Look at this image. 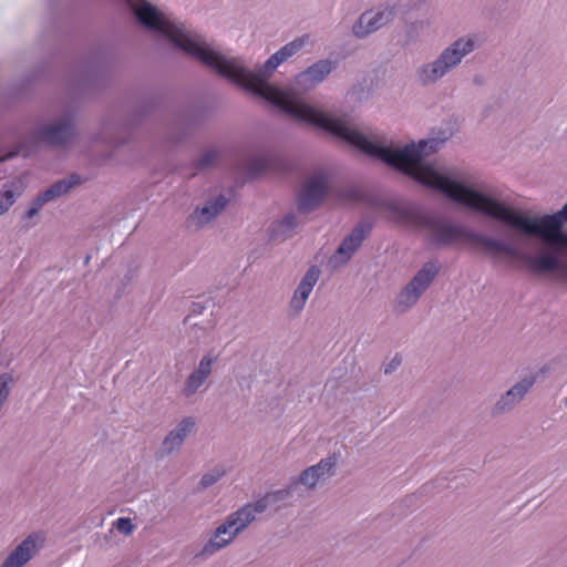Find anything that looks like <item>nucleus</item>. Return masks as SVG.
Returning a JSON list of instances; mask_svg holds the SVG:
<instances>
[{
    "mask_svg": "<svg viewBox=\"0 0 567 567\" xmlns=\"http://www.w3.org/2000/svg\"><path fill=\"white\" fill-rule=\"evenodd\" d=\"M194 427L195 419L192 416L184 417L163 440L162 453L172 454L179 451L185 439L193 432Z\"/></svg>",
    "mask_w": 567,
    "mask_h": 567,
    "instance_id": "nucleus-15",
    "label": "nucleus"
},
{
    "mask_svg": "<svg viewBox=\"0 0 567 567\" xmlns=\"http://www.w3.org/2000/svg\"><path fill=\"white\" fill-rule=\"evenodd\" d=\"M395 218L406 225L424 223L429 227L430 240L436 245H451L471 241L472 233L460 225L424 219L419 213L409 206L394 207Z\"/></svg>",
    "mask_w": 567,
    "mask_h": 567,
    "instance_id": "nucleus-4",
    "label": "nucleus"
},
{
    "mask_svg": "<svg viewBox=\"0 0 567 567\" xmlns=\"http://www.w3.org/2000/svg\"><path fill=\"white\" fill-rule=\"evenodd\" d=\"M226 204L227 199L223 195L208 200L202 208L196 209L192 214V221L197 226H204L205 224H208L225 208Z\"/></svg>",
    "mask_w": 567,
    "mask_h": 567,
    "instance_id": "nucleus-20",
    "label": "nucleus"
},
{
    "mask_svg": "<svg viewBox=\"0 0 567 567\" xmlns=\"http://www.w3.org/2000/svg\"><path fill=\"white\" fill-rule=\"evenodd\" d=\"M42 540L39 534L28 536L7 556L1 567H22L33 557Z\"/></svg>",
    "mask_w": 567,
    "mask_h": 567,
    "instance_id": "nucleus-12",
    "label": "nucleus"
},
{
    "mask_svg": "<svg viewBox=\"0 0 567 567\" xmlns=\"http://www.w3.org/2000/svg\"><path fill=\"white\" fill-rule=\"evenodd\" d=\"M334 465V457L323 458L318 464L305 470L300 474L298 483L305 485L307 488H313L318 483L327 480L332 475Z\"/></svg>",
    "mask_w": 567,
    "mask_h": 567,
    "instance_id": "nucleus-16",
    "label": "nucleus"
},
{
    "mask_svg": "<svg viewBox=\"0 0 567 567\" xmlns=\"http://www.w3.org/2000/svg\"><path fill=\"white\" fill-rule=\"evenodd\" d=\"M534 384V378H524L516 384H514L501 399L497 401L495 409L498 412H504L516 403H518L525 394L529 391V389Z\"/></svg>",
    "mask_w": 567,
    "mask_h": 567,
    "instance_id": "nucleus-19",
    "label": "nucleus"
},
{
    "mask_svg": "<svg viewBox=\"0 0 567 567\" xmlns=\"http://www.w3.org/2000/svg\"><path fill=\"white\" fill-rule=\"evenodd\" d=\"M369 231L370 226L362 223L357 225L352 231L342 240L334 255L330 258V264L333 267H339L348 262L352 255L361 246Z\"/></svg>",
    "mask_w": 567,
    "mask_h": 567,
    "instance_id": "nucleus-8",
    "label": "nucleus"
},
{
    "mask_svg": "<svg viewBox=\"0 0 567 567\" xmlns=\"http://www.w3.org/2000/svg\"><path fill=\"white\" fill-rule=\"evenodd\" d=\"M471 241L480 244L487 252H489L495 258L498 256H519L518 250L513 245L507 244L501 239L472 233Z\"/></svg>",
    "mask_w": 567,
    "mask_h": 567,
    "instance_id": "nucleus-18",
    "label": "nucleus"
},
{
    "mask_svg": "<svg viewBox=\"0 0 567 567\" xmlns=\"http://www.w3.org/2000/svg\"><path fill=\"white\" fill-rule=\"evenodd\" d=\"M329 178L326 173L311 175L303 184L298 197V209L301 213H309L323 199L328 189Z\"/></svg>",
    "mask_w": 567,
    "mask_h": 567,
    "instance_id": "nucleus-7",
    "label": "nucleus"
},
{
    "mask_svg": "<svg viewBox=\"0 0 567 567\" xmlns=\"http://www.w3.org/2000/svg\"><path fill=\"white\" fill-rule=\"evenodd\" d=\"M566 405H567V398H566Z\"/></svg>",
    "mask_w": 567,
    "mask_h": 567,
    "instance_id": "nucleus-30",
    "label": "nucleus"
},
{
    "mask_svg": "<svg viewBox=\"0 0 567 567\" xmlns=\"http://www.w3.org/2000/svg\"><path fill=\"white\" fill-rule=\"evenodd\" d=\"M213 154L212 153H206L203 158H202V162H200V165L202 166H206V165H209L212 162H213Z\"/></svg>",
    "mask_w": 567,
    "mask_h": 567,
    "instance_id": "nucleus-28",
    "label": "nucleus"
},
{
    "mask_svg": "<svg viewBox=\"0 0 567 567\" xmlns=\"http://www.w3.org/2000/svg\"><path fill=\"white\" fill-rule=\"evenodd\" d=\"M74 134V127L69 118L56 121L52 124L40 127L37 132V140L50 145H64Z\"/></svg>",
    "mask_w": 567,
    "mask_h": 567,
    "instance_id": "nucleus-11",
    "label": "nucleus"
},
{
    "mask_svg": "<svg viewBox=\"0 0 567 567\" xmlns=\"http://www.w3.org/2000/svg\"><path fill=\"white\" fill-rule=\"evenodd\" d=\"M509 228L538 237L544 245L551 248L543 254L522 256L529 270L546 274L561 267L559 254L567 251V204L556 213L539 217H532L509 207Z\"/></svg>",
    "mask_w": 567,
    "mask_h": 567,
    "instance_id": "nucleus-2",
    "label": "nucleus"
},
{
    "mask_svg": "<svg viewBox=\"0 0 567 567\" xmlns=\"http://www.w3.org/2000/svg\"><path fill=\"white\" fill-rule=\"evenodd\" d=\"M393 10L381 8L362 13L353 25V33L358 38H364L368 34L379 30L393 18Z\"/></svg>",
    "mask_w": 567,
    "mask_h": 567,
    "instance_id": "nucleus-9",
    "label": "nucleus"
},
{
    "mask_svg": "<svg viewBox=\"0 0 567 567\" xmlns=\"http://www.w3.org/2000/svg\"><path fill=\"white\" fill-rule=\"evenodd\" d=\"M296 227V216L293 214L287 215L284 219L272 225V235L287 237Z\"/></svg>",
    "mask_w": 567,
    "mask_h": 567,
    "instance_id": "nucleus-24",
    "label": "nucleus"
},
{
    "mask_svg": "<svg viewBox=\"0 0 567 567\" xmlns=\"http://www.w3.org/2000/svg\"><path fill=\"white\" fill-rule=\"evenodd\" d=\"M289 495V489H279L274 493H269L255 502L243 505L237 511L227 515L224 520L238 536L256 519L258 514H261L267 509L271 502L285 499Z\"/></svg>",
    "mask_w": 567,
    "mask_h": 567,
    "instance_id": "nucleus-5",
    "label": "nucleus"
},
{
    "mask_svg": "<svg viewBox=\"0 0 567 567\" xmlns=\"http://www.w3.org/2000/svg\"><path fill=\"white\" fill-rule=\"evenodd\" d=\"M226 473L227 467L225 465H216L202 476L199 484L203 488L210 487L224 477Z\"/></svg>",
    "mask_w": 567,
    "mask_h": 567,
    "instance_id": "nucleus-23",
    "label": "nucleus"
},
{
    "mask_svg": "<svg viewBox=\"0 0 567 567\" xmlns=\"http://www.w3.org/2000/svg\"><path fill=\"white\" fill-rule=\"evenodd\" d=\"M332 70L333 63L331 61L320 60L297 74L295 85L302 91H307L322 82Z\"/></svg>",
    "mask_w": 567,
    "mask_h": 567,
    "instance_id": "nucleus-13",
    "label": "nucleus"
},
{
    "mask_svg": "<svg viewBox=\"0 0 567 567\" xmlns=\"http://www.w3.org/2000/svg\"><path fill=\"white\" fill-rule=\"evenodd\" d=\"M19 153H22V150L19 148L16 152L9 153L6 156H0V163L4 162L8 158H11L13 155L19 154Z\"/></svg>",
    "mask_w": 567,
    "mask_h": 567,
    "instance_id": "nucleus-29",
    "label": "nucleus"
},
{
    "mask_svg": "<svg viewBox=\"0 0 567 567\" xmlns=\"http://www.w3.org/2000/svg\"><path fill=\"white\" fill-rule=\"evenodd\" d=\"M439 272L435 261H427L396 297V308L405 311L414 306Z\"/></svg>",
    "mask_w": 567,
    "mask_h": 567,
    "instance_id": "nucleus-6",
    "label": "nucleus"
},
{
    "mask_svg": "<svg viewBox=\"0 0 567 567\" xmlns=\"http://www.w3.org/2000/svg\"><path fill=\"white\" fill-rule=\"evenodd\" d=\"M81 179L78 175L73 174L70 175L68 178L61 179L56 183H54L51 187H49L47 190L41 193L44 198H47L48 202L60 197L68 193L72 187L80 184Z\"/></svg>",
    "mask_w": 567,
    "mask_h": 567,
    "instance_id": "nucleus-22",
    "label": "nucleus"
},
{
    "mask_svg": "<svg viewBox=\"0 0 567 567\" xmlns=\"http://www.w3.org/2000/svg\"><path fill=\"white\" fill-rule=\"evenodd\" d=\"M401 363L400 359H393L385 368V373L393 371Z\"/></svg>",
    "mask_w": 567,
    "mask_h": 567,
    "instance_id": "nucleus-27",
    "label": "nucleus"
},
{
    "mask_svg": "<svg viewBox=\"0 0 567 567\" xmlns=\"http://www.w3.org/2000/svg\"><path fill=\"white\" fill-rule=\"evenodd\" d=\"M319 277L320 269L317 266H311L303 275L289 302V309L292 313L298 315L303 310Z\"/></svg>",
    "mask_w": 567,
    "mask_h": 567,
    "instance_id": "nucleus-10",
    "label": "nucleus"
},
{
    "mask_svg": "<svg viewBox=\"0 0 567 567\" xmlns=\"http://www.w3.org/2000/svg\"><path fill=\"white\" fill-rule=\"evenodd\" d=\"M478 47L475 34H465L445 47L431 62L416 70V79L423 85L434 84L456 69Z\"/></svg>",
    "mask_w": 567,
    "mask_h": 567,
    "instance_id": "nucleus-3",
    "label": "nucleus"
},
{
    "mask_svg": "<svg viewBox=\"0 0 567 567\" xmlns=\"http://www.w3.org/2000/svg\"><path fill=\"white\" fill-rule=\"evenodd\" d=\"M126 1L131 3L142 24L164 35L175 48L203 62L229 81L261 96L295 120L324 130L364 154L412 176L424 186L440 190L450 199L484 215L487 214L494 202L493 198L464 186L461 183L463 177L456 168L424 161L425 156L437 151L447 141L449 134L444 133L442 137H431L417 144L411 143L401 148H393L365 136L354 127L350 116H333L321 112L301 101L292 89L280 90L269 84L266 81L267 78L279 65L296 55L309 42V35H301L285 44L255 72L246 69L241 60L219 53L207 44L202 35L181 21L159 12L147 1Z\"/></svg>",
    "mask_w": 567,
    "mask_h": 567,
    "instance_id": "nucleus-1",
    "label": "nucleus"
},
{
    "mask_svg": "<svg viewBox=\"0 0 567 567\" xmlns=\"http://www.w3.org/2000/svg\"><path fill=\"white\" fill-rule=\"evenodd\" d=\"M48 203L47 198H44V196L42 194H40L39 196H37L30 204L29 208L27 209L25 212V217L27 218H33L38 213L39 210L41 209V207Z\"/></svg>",
    "mask_w": 567,
    "mask_h": 567,
    "instance_id": "nucleus-25",
    "label": "nucleus"
},
{
    "mask_svg": "<svg viewBox=\"0 0 567 567\" xmlns=\"http://www.w3.org/2000/svg\"><path fill=\"white\" fill-rule=\"evenodd\" d=\"M114 526L120 533H122L124 535L132 534L133 529H134V525L132 524V520L127 517L117 518L114 522Z\"/></svg>",
    "mask_w": 567,
    "mask_h": 567,
    "instance_id": "nucleus-26",
    "label": "nucleus"
},
{
    "mask_svg": "<svg viewBox=\"0 0 567 567\" xmlns=\"http://www.w3.org/2000/svg\"><path fill=\"white\" fill-rule=\"evenodd\" d=\"M24 183L21 178L4 184L0 190V216L7 213L24 190Z\"/></svg>",
    "mask_w": 567,
    "mask_h": 567,
    "instance_id": "nucleus-21",
    "label": "nucleus"
},
{
    "mask_svg": "<svg viewBox=\"0 0 567 567\" xmlns=\"http://www.w3.org/2000/svg\"><path fill=\"white\" fill-rule=\"evenodd\" d=\"M217 360V355L208 353L202 358L196 369L188 375L185 381L183 393L185 396L194 395L198 389L206 382L214 363Z\"/></svg>",
    "mask_w": 567,
    "mask_h": 567,
    "instance_id": "nucleus-14",
    "label": "nucleus"
},
{
    "mask_svg": "<svg viewBox=\"0 0 567 567\" xmlns=\"http://www.w3.org/2000/svg\"><path fill=\"white\" fill-rule=\"evenodd\" d=\"M237 535L224 520L213 532L207 543L203 546L202 555L210 556L230 545Z\"/></svg>",
    "mask_w": 567,
    "mask_h": 567,
    "instance_id": "nucleus-17",
    "label": "nucleus"
}]
</instances>
